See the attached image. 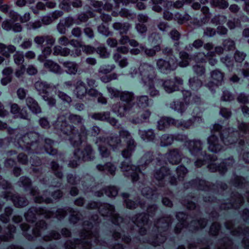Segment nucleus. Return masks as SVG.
<instances>
[{"instance_id":"1","label":"nucleus","mask_w":249,"mask_h":249,"mask_svg":"<svg viewBox=\"0 0 249 249\" xmlns=\"http://www.w3.org/2000/svg\"><path fill=\"white\" fill-rule=\"evenodd\" d=\"M132 98L131 93L125 91L122 92L120 99L124 106H120L117 110L114 107L113 110L118 116H124L126 114L127 112L131 113L137 112L140 114L141 118L133 120L132 121L135 123H139L142 121V119H146L150 115V112L144 109V108L149 105L150 101L148 100V97L146 96H142L139 98L138 103L132 105Z\"/></svg>"},{"instance_id":"2","label":"nucleus","mask_w":249,"mask_h":249,"mask_svg":"<svg viewBox=\"0 0 249 249\" xmlns=\"http://www.w3.org/2000/svg\"><path fill=\"white\" fill-rule=\"evenodd\" d=\"M66 119L68 121L73 124H78L81 122V118L79 116L69 115L67 113L65 115L60 116L56 122L55 125L64 133L68 135H72L71 137V142L74 146H78L81 143L82 141L86 139L87 131L84 128H82L80 133H75L74 132L73 126L67 124Z\"/></svg>"},{"instance_id":"3","label":"nucleus","mask_w":249,"mask_h":249,"mask_svg":"<svg viewBox=\"0 0 249 249\" xmlns=\"http://www.w3.org/2000/svg\"><path fill=\"white\" fill-rule=\"evenodd\" d=\"M138 0H113L114 2V6L110 4L108 2H107L104 5L98 1H94L92 2V5L96 10L99 11L101 13L103 9L106 11H109L111 9H113L112 15L113 16H117L120 15L121 17L128 18L130 16V13L127 10L125 9H121L120 11V7L124 5H127L130 3H135Z\"/></svg>"},{"instance_id":"4","label":"nucleus","mask_w":249,"mask_h":249,"mask_svg":"<svg viewBox=\"0 0 249 249\" xmlns=\"http://www.w3.org/2000/svg\"><path fill=\"white\" fill-rule=\"evenodd\" d=\"M70 44L75 48L74 51L70 52L67 48H62L61 46H56L54 48L53 54L54 55H60L66 56L70 54L71 56L76 57L81 54V49L82 48L83 51L87 53L91 54L94 52L95 49L90 46H82L81 43L77 40H71Z\"/></svg>"},{"instance_id":"5","label":"nucleus","mask_w":249,"mask_h":249,"mask_svg":"<svg viewBox=\"0 0 249 249\" xmlns=\"http://www.w3.org/2000/svg\"><path fill=\"white\" fill-rule=\"evenodd\" d=\"M139 73L137 72L135 73L131 72L132 77L141 78L145 85L149 87V92L150 95L151 96L157 95L158 93V90L152 87L154 83V80L153 79V68L147 64H144L141 65L139 68Z\"/></svg>"},{"instance_id":"6","label":"nucleus","mask_w":249,"mask_h":249,"mask_svg":"<svg viewBox=\"0 0 249 249\" xmlns=\"http://www.w3.org/2000/svg\"><path fill=\"white\" fill-rule=\"evenodd\" d=\"M109 145L114 151L120 149L122 143L127 145V149L122 150V156H129L134 147V141L131 139L130 135L127 131L122 130L120 133V138H112L109 141Z\"/></svg>"},{"instance_id":"7","label":"nucleus","mask_w":249,"mask_h":249,"mask_svg":"<svg viewBox=\"0 0 249 249\" xmlns=\"http://www.w3.org/2000/svg\"><path fill=\"white\" fill-rule=\"evenodd\" d=\"M89 88H86L81 81H78L74 91L78 97L81 98L86 93L89 95L97 98L98 102L102 104L106 103V99L102 96L100 93H98L93 88L95 85V81L93 80H89L88 82Z\"/></svg>"},{"instance_id":"8","label":"nucleus","mask_w":249,"mask_h":249,"mask_svg":"<svg viewBox=\"0 0 249 249\" xmlns=\"http://www.w3.org/2000/svg\"><path fill=\"white\" fill-rule=\"evenodd\" d=\"M39 135L36 132H30L22 137H18V144L22 149L34 150L37 141L39 140Z\"/></svg>"},{"instance_id":"9","label":"nucleus","mask_w":249,"mask_h":249,"mask_svg":"<svg viewBox=\"0 0 249 249\" xmlns=\"http://www.w3.org/2000/svg\"><path fill=\"white\" fill-rule=\"evenodd\" d=\"M162 223H166L165 226H161L158 228V234H154L150 238L146 239L145 242L147 243L154 247L160 246L164 242V240L159 237V235L163 237L162 231H166L171 226V221L168 220V218H163L162 219Z\"/></svg>"},{"instance_id":"10","label":"nucleus","mask_w":249,"mask_h":249,"mask_svg":"<svg viewBox=\"0 0 249 249\" xmlns=\"http://www.w3.org/2000/svg\"><path fill=\"white\" fill-rule=\"evenodd\" d=\"M181 92L183 96V100L185 102V105L182 101L179 104L178 103L177 104L176 102H175L174 104L171 105V107L178 112L182 113L185 110V109L188 108L190 103H196L198 102L199 99L192 96L188 90H181Z\"/></svg>"},{"instance_id":"11","label":"nucleus","mask_w":249,"mask_h":249,"mask_svg":"<svg viewBox=\"0 0 249 249\" xmlns=\"http://www.w3.org/2000/svg\"><path fill=\"white\" fill-rule=\"evenodd\" d=\"M160 37L158 35L153 34L149 37V40L151 42V44L154 46V48L152 49H144L143 47H141V49L138 48L133 49L131 50L130 53L132 54H138L141 52L144 51L146 54L149 56H152L154 55L157 51H159L160 50V47L159 45H156L157 43H159Z\"/></svg>"},{"instance_id":"12","label":"nucleus","mask_w":249,"mask_h":249,"mask_svg":"<svg viewBox=\"0 0 249 249\" xmlns=\"http://www.w3.org/2000/svg\"><path fill=\"white\" fill-rule=\"evenodd\" d=\"M34 41L38 44H41L46 41L48 45L43 50L42 54L39 55L38 57V60L42 62L44 60L47 56L51 54L52 52L51 47L53 44L54 40L53 37L50 36H36L35 38Z\"/></svg>"},{"instance_id":"13","label":"nucleus","mask_w":249,"mask_h":249,"mask_svg":"<svg viewBox=\"0 0 249 249\" xmlns=\"http://www.w3.org/2000/svg\"><path fill=\"white\" fill-rule=\"evenodd\" d=\"M238 129L233 128L232 133L229 134L225 139L227 140L228 144L234 143L237 142L239 138V132L242 133L244 134H246L249 132V124H247L244 122H239L238 125Z\"/></svg>"},{"instance_id":"14","label":"nucleus","mask_w":249,"mask_h":249,"mask_svg":"<svg viewBox=\"0 0 249 249\" xmlns=\"http://www.w3.org/2000/svg\"><path fill=\"white\" fill-rule=\"evenodd\" d=\"M88 17L85 14H81L79 17L78 20L76 21H74L71 17H68L60 20L57 26L58 30L60 33L64 34L66 31V27H69L74 23L80 24L82 22L86 21Z\"/></svg>"},{"instance_id":"15","label":"nucleus","mask_w":249,"mask_h":249,"mask_svg":"<svg viewBox=\"0 0 249 249\" xmlns=\"http://www.w3.org/2000/svg\"><path fill=\"white\" fill-rule=\"evenodd\" d=\"M125 159L126 160H129L128 162H126L125 161L122 162L121 168L122 169L127 171L128 170H132V172L130 173V177L131 180L133 182H136L140 179V176L139 173L141 172V170L139 166H133L131 161V158L132 157H122Z\"/></svg>"},{"instance_id":"16","label":"nucleus","mask_w":249,"mask_h":249,"mask_svg":"<svg viewBox=\"0 0 249 249\" xmlns=\"http://www.w3.org/2000/svg\"><path fill=\"white\" fill-rule=\"evenodd\" d=\"M47 212L45 207L32 206L24 213V216L27 222L33 224L37 220L36 214L41 215Z\"/></svg>"},{"instance_id":"17","label":"nucleus","mask_w":249,"mask_h":249,"mask_svg":"<svg viewBox=\"0 0 249 249\" xmlns=\"http://www.w3.org/2000/svg\"><path fill=\"white\" fill-rule=\"evenodd\" d=\"M35 88L40 93H45V95H42V97L45 101L48 102L49 105H53L55 103L54 100L49 94L52 87L48 86L46 83L37 82L35 84Z\"/></svg>"},{"instance_id":"18","label":"nucleus","mask_w":249,"mask_h":249,"mask_svg":"<svg viewBox=\"0 0 249 249\" xmlns=\"http://www.w3.org/2000/svg\"><path fill=\"white\" fill-rule=\"evenodd\" d=\"M191 121H189V122L182 123L181 122H179L178 120H175V119L170 118L164 117L162 118L158 122V127L159 129L162 130L165 128L168 124H175L178 126H183L185 128H188L191 125L190 122Z\"/></svg>"},{"instance_id":"19","label":"nucleus","mask_w":249,"mask_h":249,"mask_svg":"<svg viewBox=\"0 0 249 249\" xmlns=\"http://www.w3.org/2000/svg\"><path fill=\"white\" fill-rule=\"evenodd\" d=\"M157 66L160 72L167 73L170 70L175 69L177 66V64L173 59L169 62H166L164 60L160 59L157 62Z\"/></svg>"},{"instance_id":"20","label":"nucleus","mask_w":249,"mask_h":249,"mask_svg":"<svg viewBox=\"0 0 249 249\" xmlns=\"http://www.w3.org/2000/svg\"><path fill=\"white\" fill-rule=\"evenodd\" d=\"M149 220V214L148 213L145 212L137 213L133 215L131 218L132 221L138 227H139V225H147L148 223Z\"/></svg>"},{"instance_id":"21","label":"nucleus","mask_w":249,"mask_h":249,"mask_svg":"<svg viewBox=\"0 0 249 249\" xmlns=\"http://www.w3.org/2000/svg\"><path fill=\"white\" fill-rule=\"evenodd\" d=\"M163 86L165 90L168 92H172L176 90V87L178 89L182 85V80L178 78L174 79V81L170 80L166 81L163 84Z\"/></svg>"},{"instance_id":"22","label":"nucleus","mask_w":249,"mask_h":249,"mask_svg":"<svg viewBox=\"0 0 249 249\" xmlns=\"http://www.w3.org/2000/svg\"><path fill=\"white\" fill-rule=\"evenodd\" d=\"M101 17L103 23L102 25L98 27V32L105 36H108L110 35V32L107 25V22L111 21V17L109 15L104 13L101 16Z\"/></svg>"},{"instance_id":"23","label":"nucleus","mask_w":249,"mask_h":249,"mask_svg":"<svg viewBox=\"0 0 249 249\" xmlns=\"http://www.w3.org/2000/svg\"><path fill=\"white\" fill-rule=\"evenodd\" d=\"M218 131V124H215L213 126V129L212 130V135L208 138V142L209 146V149L213 151L216 150L217 149V137L216 136V133Z\"/></svg>"},{"instance_id":"24","label":"nucleus","mask_w":249,"mask_h":249,"mask_svg":"<svg viewBox=\"0 0 249 249\" xmlns=\"http://www.w3.org/2000/svg\"><path fill=\"white\" fill-rule=\"evenodd\" d=\"M129 42V44L131 46H137L138 45L137 42L134 40H129V38L126 36H123L121 39L120 40V43L121 44L124 45L122 47H118L117 49V51L118 53H126L128 52V49L124 46L127 43Z\"/></svg>"},{"instance_id":"25","label":"nucleus","mask_w":249,"mask_h":249,"mask_svg":"<svg viewBox=\"0 0 249 249\" xmlns=\"http://www.w3.org/2000/svg\"><path fill=\"white\" fill-rule=\"evenodd\" d=\"M126 208L129 210H134L140 206L141 208L143 207L145 204V202L141 200L140 197H138L135 200L130 199H126L124 201Z\"/></svg>"},{"instance_id":"26","label":"nucleus","mask_w":249,"mask_h":249,"mask_svg":"<svg viewBox=\"0 0 249 249\" xmlns=\"http://www.w3.org/2000/svg\"><path fill=\"white\" fill-rule=\"evenodd\" d=\"M18 184L20 187L22 188L25 192H28L31 189L33 183L29 177L23 176L19 178Z\"/></svg>"},{"instance_id":"27","label":"nucleus","mask_w":249,"mask_h":249,"mask_svg":"<svg viewBox=\"0 0 249 249\" xmlns=\"http://www.w3.org/2000/svg\"><path fill=\"white\" fill-rule=\"evenodd\" d=\"M170 169L168 167L162 166L160 169L156 171L155 177L158 181H162L166 176L170 175Z\"/></svg>"},{"instance_id":"28","label":"nucleus","mask_w":249,"mask_h":249,"mask_svg":"<svg viewBox=\"0 0 249 249\" xmlns=\"http://www.w3.org/2000/svg\"><path fill=\"white\" fill-rule=\"evenodd\" d=\"M9 15L13 23L18 21L24 23L27 22L30 19V15L29 13H26L23 16H19L17 13L12 11H10Z\"/></svg>"},{"instance_id":"29","label":"nucleus","mask_w":249,"mask_h":249,"mask_svg":"<svg viewBox=\"0 0 249 249\" xmlns=\"http://www.w3.org/2000/svg\"><path fill=\"white\" fill-rule=\"evenodd\" d=\"M68 213H70L69 216V221L70 223L75 224L80 220L81 213L77 209H73L68 207L67 208Z\"/></svg>"},{"instance_id":"30","label":"nucleus","mask_w":249,"mask_h":249,"mask_svg":"<svg viewBox=\"0 0 249 249\" xmlns=\"http://www.w3.org/2000/svg\"><path fill=\"white\" fill-rule=\"evenodd\" d=\"M13 203L16 208H22L28 204V201L25 196H21L17 194L13 199Z\"/></svg>"},{"instance_id":"31","label":"nucleus","mask_w":249,"mask_h":249,"mask_svg":"<svg viewBox=\"0 0 249 249\" xmlns=\"http://www.w3.org/2000/svg\"><path fill=\"white\" fill-rule=\"evenodd\" d=\"M240 196V194L237 192H232L230 198H228V202L225 203V209H230L234 207L235 205L239 206L240 204L239 201L236 199V198Z\"/></svg>"},{"instance_id":"32","label":"nucleus","mask_w":249,"mask_h":249,"mask_svg":"<svg viewBox=\"0 0 249 249\" xmlns=\"http://www.w3.org/2000/svg\"><path fill=\"white\" fill-rule=\"evenodd\" d=\"M89 242L78 238H75L73 240H69L64 244L66 249H75L76 245L80 244H88Z\"/></svg>"},{"instance_id":"33","label":"nucleus","mask_w":249,"mask_h":249,"mask_svg":"<svg viewBox=\"0 0 249 249\" xmlns=\"http://www.w3.org/2000/svg\"><path fill=\"white\" fill-rule=\"evenodd\" d=\"M215 53L212 52H209L207 53V55H205L204 54L199 53V56H197L194 58V60L197 63L199 62V57L200 56H203L204 58L201 59L200 60L201 62H202L203 60H205L206 59H208L209 61V63L213 66L217 63V60L215 59V56L214 55Z\"/></svg>"},{"instance_id":"34","label":"nucleus","mask_w":249,"mask_h":249,"mask_svg":"<svg viewBox=\"0 0 249 249\" xmlns=\"http://www.w3.org/2000/svg\"><path fill=\"white\" fill-rule=\"evenodd\" d=\"M214 214L215 221L213 225V227L214 229L213 233L215 237L214 249H218V240H216L218 238V206L216 204L214 206Z\"/></svg>"},{"instance_id":"35","label":"nucleus","mask_w":249,"mask_h":249,"mask_svg":"<svg viewBox=\"0 0 249 249\" xmlns=\"http://www.w3.org/2000/svg\"><path fill=\"white\" fill-rule=\"evenodd\" d=\"M119 188L115 186L110 185L103 187L105 194L109 197H115L118 194Z\"/></svg>"},{"instance_id":"36","label":"nucleus","mask_w":249,"mask_h":249,"mask_svg":"<svg viewBox=\"0 0 249 249\" xmlns=\"http://www.w3.org/2000/svg\"><path fill=\"white\" fill-rule=\"evenodd\" d=\"M189 184L191 186H197L198 190L201 191H205L209 188L207 181L205 179H192L189 182Z\"/></svg>"},{"instance_id":"37","label":"nucleus","mask_w":249,"mask_h":249,"mask_svg":"<svg viewBox=\"0 0 249 249\" xmlns=\"http://www.w3.org/2000/svg\"><path fill=\"white\" fill-rule=\"evenodd\" d=\"M2 27L5 30L10 31L12 29L15 32H19L22 30V27L19 23H16L15 25H12V23L8 20L3 22Z\"/></svg>"},{"instance_id":"38","label":"nucleus","mask_w":249,"mask_h":249,"mask_svg":"<svg viewBox=\"0 0 249 249\" xmlns=\"http://www.w3.org/2000/svg\"><path fill=\"white\" fill-rule=\"evenodd\" d=\"M185 146H186L190 151L191 154L200 149L201 143L199 141H186Z\"/></svg>"},{"instance_id":"39","label":"nucleus","mask_w":249,"mask_h":249,"mask_svg":"<svg viewBox=\"0 0 249 249\" xmlns=\"http://www.w3.org/2000/svg\"><path fill=\"white\" fill-rule=\"evenodd\" d=\"M92 118L99 120H107L112 125H115L117 123V121L113 118H110L107 113L95 114L92 115Z\"/></svg>"},{"instance_id":"40","label":"nucleus","mask_w":249,"mask_h":249,"mask_svg":"<svg viewBox=\"0 0 249 249\" xmlns=\"http://www.w3.org/2000/svg\"><path fill=\"white\" fill-rule=\"evenodd\" d=\"M63 66L68 74H75L77 71V65L74 62H65L63 63Z\"/></svg>"},{"instance_id":"41","label":"nucleus","mask_w":249,"mask_h":249,"mask_svg":"<svg viewBox=\"0 0 249 249\" xmlns=\"http://www.w3.org/2000/svg\"><path fill=\"white\" fill-rule=\"evenodd\" d=\"M138 20L140 23L137 24L136 29L140 33H143L146 31V27L143 24V23L146 22L147 17L144 15H139L138 16Z\"/></svg>"},{"instance_id":"42","label":"nucleus","mask_w":249,"mask_h":249,"mask_svg":"<svg viewBox=\"0 0 249 249\" xmlns=\"http://www.w3.org/2000/svg\"><path fill=\"white\" fill-rule=\"evenodd\" d=\"M63 14V12L61 11H55L53 13L52 17L49 16H44L42 19V22L45 24H49L53 20L60 17Z\"/></svg>"},{"instance_id":"43","label":"nucleus","mask_w":249,"mask_h":249,"mask_svg":"<svg viewBox=\"0 0 249 249\" xmlns=\"http://www.w3.org/2000/svg\"><path fill=\"white\" fill-rule=\"evenodd\" d=\"M11 112L15 115V117L23 119L28 118L26 111L23 109L19 111V108L17 104H13L12 105Z\"/></svg>"},{"instance_id":"44","label":"nucleus","mask_w":249,"mask_h":249,"mask_svg":"<svg viewBox=\"0 0 249 249\" xmlns=\"http://www.w3.org/2000/svg\"><path fill=\"white\" fill-rule=\"evenodd\" d=\"M27 105L30 109L35 113L40 112V108L37 103L31 98H28L26 99Z\"/></svg>"},{"instance_id":"45","label":"nucleus","mask_w":249,"mask_h":249,"mask_svg":"<svg viewBox=\"0 0 249 249\" xmlns=\"http://www.w3.org/2000/svg\"><path fill=\"white\" fill-rule=\"evenodd\" d=\"M15 49V46L13 45L6 47L4 44L0 43V53L6 57H8L10 53H13Z\"/></svg>"},{"instance_id":"46","label":"nucleus","mask_w":249,"mask_h":249,"mask_svg":"<svg viewBox=\"0 0 249 249\" xmlns=\"http://www.w3.org/2000/svg\"><path fill=\"white\" fill-rule=\"evenodd\" d=\"M44 67L49 69L50 71L55 73H58L61 70L60 67L58 64L50 60H47L45 62Z\"/></svg>"},{"instance_id":"47","label":"nucleus","mask_w":249,"mask_h":249,"mask_svg":"<svg viewBox=\"0 0 249 249\" xmlns=\"http://www.w3.org/2000/svg\"><path fill=\"white\" fill-rule=\"evenodd\" d=\"M178 179L179 181L183 180L188 173L187 168L184 165H180L176 168Z\"/></svg>"},{"instance_id":"48","label":"nucleus","mask_w":249,"mask_h":249,"mask_svg":"<svg viewBox=\"0 0 249 249\" xmlns=\"http://www.w3.org/2000/svg\"><path fill=\"white\" fill-rule=\"evenodd\" d=\"M12 72V70L10 68H7L3 70L2 73L5 77L2 78L1 80L2 85H6L11 82Z\"/></svg>"},{"instance_id":"49","label":"nucleus","mask_w":249,"mask_h":249,"mask_svg":"<svg viewBox=\"0 0 249 249\" xmlns=\"http://www.w3.org/2000/svg\"><path fill=\"white\" fill-rule=\"evenodd\" d=\"M245 179L243 177L235 175L234 178L231 179L230 183L235 187L240 188L243 185V181Z\"/></svg>"},{"instance_id":"50","label":"nucleus","mask_w":249,"mask_h":249,"mask_svg":"<svg viewBox=\"0 0 249 249\" xmlns=\"http://www.w3.org/2000/svg\"><path fill=\"white\" fill-rule=\"evenodd\" d=\"M222 44L224 49L226 51H233L235 49V42L230 38L225 39Z\"/></svg>"},{"instance_id":"51","label":"nucleus","mask_w":249,"mask_h":249,"mask_svg":"<svg viewBox=\"0 0 249 249\" xmlns=\"http://www.w3.org/2000/svg\"><path fill=\"white\" fill-rule=\"evenodd\" d=\"M114 29L119 31L121 34L125 33L129 28L128 23L122 24L119 22L115 23L113 24Z\"/></svg>"},{"instance_id":"52","label":"nucleus","mask_w":249,"mask_h":249,"mask_svg":"<svg viewBox=\"0 0 249 249\" xmlns=\"http://www.w3.org/2000/svg\"><path fill=\"white\" fill-rule=\"evenodd\" d=\"M139 133L143 140L150 141L153 140L154 137V133L151 129H149L147 131L140 130Z\"/></svg>"},{"instance_id":"53","label":"nucleus","mask_w":249,"mask_h":249,"mask_svg":"<svg viewBox=\"0 0 249 249\" xmlns=\"http://www.w3.org/2000/svg\"><path fill=\"white\" fill-rule=\"evenodd\" d=\"M188 215L189 214L188 213L184 211H181L177 213L176 217L180 223V225H184V224L186 222V219Z\"/></svg>"},{"instance_id":"54","label":"nucleus","mask_w":249,"mask_h":249,"mask_svg":"<svg viewBox=\"0 0 249 249\" xmlns=\"http://www.w3.org/2000/svg\"><path fill=\"white\" fill-rule=\"evenodd\" d=\"M180 58L181 61L179 62V65L181 67L187 66L191 61V59L189 58L188 54L185 52L180 53Z\"/></svg>"},{"instance_id":"55","label":"nucleus","mask_w":249,"mask_h":249,"mask_svg":"<svg viewBox=\"0 0 249 249\" xmlns=\"http://www.w3.org/2000/svg\"><path fill=\"white\" fill-rule=\"evenodd\" d=\"M45 238L44 240L46 241H51L52 239L58 240L61 238V234L56 231L52 230L45 236Z\"/></svg>"},{"instance_id":"56","label":"nucleus","mask_w":249,"mask_h":249,"mask_svg":"<svg viewBox=\"0 0 249 249\" xmlns=\"http://www.w3.org/2000/svg\"><path fill=\"white\" fill-rule=\"evenodd\" d=\"M211 77L213 79V81L208 83L207 86L210 89L213 90V88L214 87L217 86V83L218 82V71L217 70H214L212 71L211 73Z\"/></svg>"},{"instance_id":"57","label":"nucleus","mask_w":249,"mask_h":249,"mask_svg":"<svg viewBox=\"0 0 249 249\" xmlns=\"http://www.w3.org/2000/svg\"><path fill=\"white\" fill-rule=\"evenodd\" d=\"M173 137L172 135L165 134L161 137V145L165 146L171 144L173 142Z\"/></svg>"},{"instance_id":"58","label":"nucleus","mask_w":249,"mask_h":249,"mask_svg":"<svg viewBox=\"0 0 249 249\" xmlns=\"http://www.w3.org/2000/svg\"><path fill=\"white\" fill-rule=\"evenodd\" d=\"M67 207L58 208L55 212L56 217L58 219H63L68 213Z\"/></svg>"},{"instance_id":"59","label":"nucleus","mask_w":249,"mask_h":249,"mask_svg":"<svg viewBox=\"0 0 249 249\" xmlns=\"http://www.w3.org/2000/svg\"><path fill=\"white\" fill-rule=\"evenodd\" d=\"M102 205V202L100 200L93 201L91 200L88 202L86 208L89 210L97 209Z\"/></svg>"},{"instance_id":"60","label":"nucleus","mask_w":249,"mask_h":249,"mask_svg":"<svg viewBox=\"0 0 249 249\" xmlns=\"http://www.w3.org/2000/svg\"><path fill=\"white\" fill-rule=\"evenodd\" d=\"M142 195L147 198H150L153 196V191L150 187L143 188L141 191Z\"/></svg>"},{"instance_id":"61","label":"nucleus","mask_w":249,"mask_h":249,"mask_svg":"<svg viewBox=\"0 0 249 249\" xmlns=\"http://www.w3.org/2000/svg\"><path fill=\"white\" fill-rule=\"evenodd\" d=\"M246 56V54L245 53L236 50L233 57L236 62L241 63L245 59Z\"/></svg>"},{"instance_id":"62","label":"nucleus","mask_w":249,"mask_h":249,"mask_svg":"<svg viewBox=\"0 0 249 249\" xmlns=\"http://www.w3.org/2000/svg\"><path fill=\"white\" fill-rule=\"evenodd\" d=\"M116 167L111 162H107L105 163V170L107 171L111 175L114 176Z\"/></svg>"},{"instance_id":"63","label":"nucleus","mask_w":249,"mask_h":249,"mask_svg":"<svg viewBox=\"0 0 249 249\" xmlns=\"http://www.w3.org/2000/svg\"><path fill=\"white\" fill-rule=\"evenodd\" d=\"M221 98L224 101H232L234 99L232 93L228 90H224L223 92Z\"/></svg>"},{"instance_id":"64","label":"nucleus","mask_w":249,"mask_h":249,"mask_svg":"<svg viewBox=\"0 0 249 249\" xmlns=\"http://www.w3.org/2000/svg\"><path fill=\"white\" fill-rule=\"evenodd\" d=\"M219 115H221L225 119H229L231 116V112L230 109L222 107L219 111Z\"/></svg>"}]
</instances>
